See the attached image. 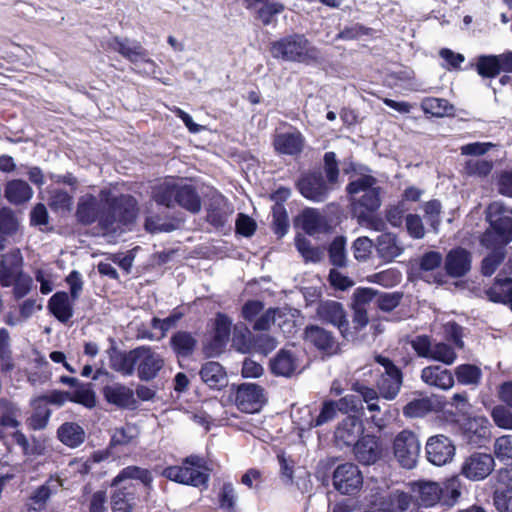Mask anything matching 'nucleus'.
<instances>
[{"label":"nucleus","mask_w":512,"mask_h":512,"mask_svg":"<svg viewBox=\"0 0 512 512\" xmlns=\"http://www.w3.org/2000/svg\"><path fill=\"white\" fill-rule=\"evenodd\" d=\"M429 359L441 362L445 365H451L457 358L454 348L447 343L439 342L433 345Z\"/></svg>","instance_id":"13d9d810"},{"label":"nucleus","mask_w":512,"mask_h":512,"mask_svg":"<svg viewBox=\"0 0 512 512\" xmlns=\"http://www.w3.org/2000/svg\"><path fill=\"white\" fill-rule=\"evenodd\" d=\"M495 65L494 54H480L470 63V67L483 79L498 77Z\"/></svg>","instance_id":"a18cd8bd"},{"label":"nucleus","mask_w":512,"mask_h":512,"mask_svg":"<svg viewBox=\"0 0 512 512\" xmlns=\"http://www.w3.org/2000/svg\"><path fill=\"white\" fill-rule=\"evenodd\" d=\"M13 286L15 300L24 298L32 289L33 279L23 272V257L19 249L2 255V287Z\"/></svg>","instance_id":"1a4fd4ad"},{"label":"nucleus","mask_w":512,"mask_h":512,"mask_svg":"<svg viewBox=\"0 0 512 512\" xmlns=\"http://www.w3.org/2000/svg\"><path fill=\"white\" fill-rule=\"evenodd\" d=\"M32 195V188L24 180L16 179L6 184L5 197L12 204H23L29 201Z\"/></svg>","instance_id":"ea45409f"},{"label":"nucleus","mask_w":512,"mask_h":512,"mask_svg":"<svg viewBox=\"0 0 512 512\" xmlns=\"http://www.w3.org/2000/svg\"><path fill=\"white\" fill-rule=\"evenodd\" d=\"M108 47L131 63L139 61L153 63L152 60L148 59V51L139 42L134 41L131 44L129 39L115 36L108 42Z\"/></svg>","instance_id":"a878e982"},{"label":"nucleus","mask_w":512,"mask_h":512,"mask_svg":"<svg viewBox=\"0 0 512 512\" xmlns=\"http://www.w3.org/2000/svg\"><path fill=\"white\" fill-rule=\"evenodd\" d=\"M199 375L201 380L212 390H221L227 386V373L219 362H205L201 366Z\"/></svg>","instance_id":"7c9ffc66"},{"label":"nucleus","mask_w":512,"mask_h":512,"mask_svg":"<svg viewBox=\"0 0 512 512\" xmlns=\"http://www.w3.org/2000/svg\"><path fill=\"white\" fill-rule=\"evenodd\" d=\"M176 192V184L162 185L154 190L153 199L157 204L170 208L176 201Z\"/></svg>","instance_id":"bf43d9fd"},{"label":"nucleus","mask_w":512,"mask_h":512,"mask_svg":"<svg viewBox=\"0 0 512 512\" xmlns=\"http://www.w3.org/2000/svg\"><path fill=\"white\" fill-rule=\"evenodd\" d=\"M170 347L178 358H188L197 348V339L191 332L179 330L170 338Z\"/></svg>","instance_id":"72a5a7b5"},{"label":"nucleus","mask_w":512,"mask_h":512,"mask_svg":"<svg viewBox=\"0 0 512 512\" xmlns=\"http://www.w3.org/2000/svg\"><path fill=\"white\" fill-rule=\"evenodd\" d=\"M441 209L442 205L438 199H432L426 202L423 206L424 217L430 227L437 232L441 222Z\"/></svg>","instance_id":"0e129e2a"},{"label":"nucleus","mask_w":512,"mask_h":512,"mask_svg":"<svg viewBox=\"0 0 512 512\" xmlns=\"http://www.w3.org/2000/svg\"><path fill=\"white\" fill-rule=\"evenodd\" d=\"M328 256L330 263L335 267L346 266V238L336 236L328 247Z\"/></svg>","instance_id":"3c124183"},{"label":"nucleus","mask_w":512,"mask_h":512,"mask_svg":"<svg viewBox=\"0 0 512 512\" xmlns=\"http://www.w3.org/2000/svg\"><path fill=\"white\" fill-rule=\"evenodd\" d=\"M237 495L231 482H224L218 492L219 508L226 512L236 511Z\"/></svg>","instance_id":"864d4df0"},{"label":"nucleus","mask_w":512,"mask_h":512,"mask_svg":"<svg viewBox=\"0 0 512 512\" xmlns=\"http://www.w3.org/2000/svg\"><path fill=\"white\" fill-rule=\"evenodd\" d=\"M421 108L425 114H430L434 117H444L453 114L454 107L448 100L436 97H427L423 99Z\"/></svg>","instance_id":"c03bdc74"},{"label":"nucleus","mask_w":512,"mask_h":512,"mask_svg":"<svg viewBox=\"0 0 512 512\" xmlns=\"http://www.w3.org/2000/svg\"><path fill=\"white\" fill-rule=\"evenodd\" d=\"M377 183L373 175L361 174L345 187L351 213L359 221H367L381 206V187Z\"/></svg>","instance_id":"20e7f679"},{"label":"nucleus","mask_w":512,"mask_h":512,"mask_svg":"<svg viewBox=\"0 0 512 512\" xmlns=\"http://www.w3.org/2000/svg\"><path fill=\"white\" fill-rule=\"evenodd\" d=\"M454 375L461 385L477 386L482 379V371L480 367L474 364H460L455 368Z\"/></svg>","instance_id":"37998d69"},{"label":"nucleus","mask_w":512,"mask_h":512,"mask_svg":"<svg viewBox=\"0 0 512 512\" xmlns=\"http://www.w3.org/2000/svg\"><path fill=\"white\" fill-rule=\"evenodd\" d=\"M338 411L342 413H355L354 416L361 417L364 414L362 399L358 395L349 394L337 401Z\"/></svg>","instance_id":"e2e57ef3"},{"label":"nucleus","mask_w":512,"mask_h":512,"mask_svg":"<svg viewBox=\"0 0 512 512\" xmlns=\"http://www.w3.org/2000/svg\"><path fill=\"white\" fill-rule=\"evenodd\" d=\"M303 338L317 350L328 355L335 354L339 350L333 333L318 325H307L304 329Z\"/></svg>","instance_id":"4be33fe9"},{"label":"nucleus","mask_w":512,"mask_h":512,"mask_svg":"<svg viewBox=\"0 0 512 512\" xmlns=\"http://www.w3.org/2000/svg\"><path fill=\"white\" fill-rule=\"evenodd\" d=\"M136 427L132 423H126L124 426L115 428L110 438V447L128 446L137 438Z\"/></svg>","instance_id":"603ef678"},{"label":"nucleus","mask_w":512,"mask_h":512,"mask_svg":"<svg viewBox=\"0 0 512 512\" xmlns=\"http://www.w3.org/2000/svg\"><path fill=\"white\" fill-rule=\"evenodd\" d=\"M493 169V162L486 159L467 160L464 165L468 176L487 177Z\"/></svg>","instance_id":"052dcab7"},{"label":"nucleus","mask_w":512,"mask_h":512,"mask_svg":"<svg viewBox=\"0 0 512 512\" xmlns=\"http://www.w3.org/2000/svg\"><path fill=\"white\" fill-rule=\"evenodd\" d=\"M496 509L500 512H512V487L508 489L497 488L493 494Z\"/></svg>","instance_id":"774afa93"},{"label":"nucleus","mask_w":512,"mask_h":512,"mask_svg":"<svg viewBox=\"0 0 512 512\" xmlns=\"http://www.w3.org/2000/svg\"><path fill=\"white\" fill-rule=\"evenodd\" d=\"M126 480L140 481L147 491L153 487V476L149 469L136 465L124 467L110 483L114 488L110 496L112 512H133L137 506V486L131 482L124 483Z\"/></svg>","instance_id":"7ed1b4c3"},{"label":"nucleus","mask_w":512,"mask_h":512,"mask_svg":"<svg viewBox=\"0 0 512 512\" xmlns=\"http://www.w3.org/2000/svg\"><path fill=\"white\" fill-rule=\"evenodd\" d=\"M210 472L208 462L203 456L190 454L183 458L179 465L165 467L161 476L178 484L207 489Z\"/></svg>","instance_id":"423d86ee"},{"label":"nucleus","mask_w":512,"mask_h":512,"mask_svg":"<svg viewBox=\"0 0 512 512\" xmlns=\"http://www.w3.org/2000/svg\"><path fill=\"white\" fill-rule=\"evenodd\" d=\"M48 205L55 213H69L73 207V197L66 190L55 189L50 193Z\"/></svg>","instance_id":"09e8293b"},{"label":"nucleus","mask_w":512,"mask_h":512,"mask_svg":"<svg viewBox=\"0 0 512 512\" xmlns=\"http://www.w3.org/2000/svg\"><path fill=\"white\" fill-rule=\"evenodd\" d=\"M412 495L396 490L389 495V512H406L412 504Z\"/></svg>","instance_id":"338daca9"},{"label":"nucleus","mask_w":512,"mask_h":512,"mask_svg":"<svg viewBox=\"0 0 512 512\" xmlns=\"http://www.w3.org/2000/svg\"><path fill=\"white\" fill-rule=\"evenodd\" d=\"M433 410V403L430 398L423 397L409 401L402 409L403 415L407 418L424 417Z\"/></svg>","instance_id":"8fccbe9b"},{"label":"nucleus","mask_w":512,"mask_h":512,"mask_svg":"<svg viewBox=\"0 0 512 512\" xmlns=\"http://www.w3.org/2000/svg\"><path fill=\"white\" fill-rule=\"evenodd\" d=\"M272 230L278 238H282L289 230L288 214L285 207H272Z\"/></svg>","instance_id":"680f3d73"},{"label":"nucleus","mask_w":512,"mask_h":512,"mask_svg":"<svg viewBox=\"0 0 512 512\" xmlns=\"http://www.w3.org/2000/svg\"><path fill=\"white\" fill-rule=\"evenodd\" d=\"M421 380L428 386L448 390L454 385L452 372L440 365H430L421 370Z\"/></svg>","instance_id":"cd10ccee"},{"label":"nucleus","mask_w":512,"mask_h":512,"mask_svg":"<svg viewBox=\"0 0 512 512\" xmlns=\"http://www.w3.org/2000/svg\"><path fill=\"white\" fill-rule=\"evenodd\" d=\"M232 321L225 313L218 312L215 317L213 336L205 347L208 356L220 354L226 347L231 334Z\"/></svg>","instance_id":"412c9836"},{"label":"nucleus","mask_w":512,"mask_h":512,"mask_svg":"<svg viewBox=\"0 0 512 512\" xmlns=\"http://www.w3.org/2000/svg\"><path fill=\"white\" fill-rule=\"evenodd\" d=\"M57 439L69 448H77L86 438L84 428L77 422H64L56 431Z\"/></svg>","instance_id":"473e14b6"},{"label":"nucleus","mask_w":512,"mask_h":512,"mask_svg":"<svg viewBox=\"0 0 512 512\" xmlns=\"http://www.w3.org/2000/svg\"><path fill=\"white\" fill-rule=\"evenodd\" d=\"M411 492L420 505L425 507L434 506L441 498L440 483L419 480L411 483Z\"/></svg>","instance_id":"c756f323"},{"label":"nucleus","mask_w":512,"mask_h":512,"mask_svg":"<svg viewBox=\"0 0 512 512\" xmlns=\"http://www.w3.org/2000/svg\"><path fill=\"white\" fill-rule=\"evenodd\" d=\"M486 248L490 249L491 251L482 260L481 273L484 276H491L504 261L506 256V246L495 245Z\"/></svg>","instance_id":"79ce46f5"},{"label":"nucleus","mask_w":512,"mask_h":512,"mask_svg":"<svg viewBox=\"0 0 512 512\" xmlns=\"http://www.w3.org/2000/svg\"><path fill=\"white\" fill-rule=\"evenodd\" d=\"M296 368V358L289 350L280 349L270 361L271 372L277 376L289 377Z\"/></svg>","instance_id":"e433bc0d"},{"label":"nucleus","mask_w":512,"mask_h":512,"mask_svg":"<svg viewBox=\"0 0 512 512\" xmlns=\"http://www.w3.org/2000/svg\"><path fill=\"white\" fill-rule=\"evenodd\" d=\"M316 313L322 322L337 327L341 336L349 340L351 329L342 303L334 300L322 301L319 303Z\"/></svg>","instance_id":"4468645a"},{"label":"nucleus","mask_w":512,"mask_h":512,"mask_svg":"<svg viewBox=\"0 0 512 512\" xmlns=\"http://www.w3.org/2000/svg\"><path fill=\"white\" fill-rule=\"evenodd\" d=\"M175 203L194 214L201 210V198L196 188L192 185H177Z\"/></svg>","instance_id":"4c0bfd02"},{"label":"nucleus","mask_w":512,"mask_h":512,"mask_svg":"<svg viewBox=\"0 0 512 512\" xmlns=\"http://www.w3.org/2000/svg\"><path fill=\"white\" fill-rule=\"evenodd\" d=\"M20 228V219L11 208L2 207V236H13Z\"/></svg>","instance_id":"69168bd1"},{"label":"nucleus","mask_w":512,"mask_h":512,"mask_svg":"<svg viewBox=\"0 0 512 512\" xmlns=\"http://www.w3.org/2000/svg\"><path fill=\"white\" fill-rule=\"evenodd\" d=\"M69 293L57 291L48 300L47 309L59 322L66 324L74 315V303L83 290V280L79 271L72 270L65 279Z\"/></svg>","instance_id":"6e6552de"},{"label":"nucleus","mask_w":512,"mask_h":512,"mask_svg":"<svg viewBox=\"0 0 512 512\" xmlns=\"http://www.w3.org/2000/svg\"><path fill=\"white\" fill-rule=\"evenodd\" d=\"M472 255L463 247L452 248L445 257L446 274L452 278H461L471 270Z\"/></svg>","instance_id":"b1692460"},{"label":"nucleus","mask_w":512,"mask_h":512,"mask_svg":"<svg viewBox=\"0 0 512 512\" xmlns=\"http://www.w3.org/2000/svg\"><path fill=\"white\" fill-rule=\"evenodd\" d=\"M104 401L120 410H135L138 408V401L134 391L120 382L106 384L101 388Z\"/></svg>","instance_id":"f3484780"},{"label":"nucleus","mask_w":512,"mask_h":512,"mask_svg":"<svg viewBox=\"0 0 512 512\" xmlns=\"http://www.w3.org/2000/svg\"><path fill=\"white\" fill-rule=\"evenodd\" d=\"M61 485L62 484L59 479H53L50 477L44 484L37 487L30 496V501L34 505L33 509L35 511H42L45 509L47 501L54 493L57 492Z\"/></svg>","instance_id":"58836bf2"},{"label":"nucleus","mask_w":512,"mask_h":512,"mask_svg":"<svg viewBox=\"0 0 512 512\" xmlns=\"http://www.w3.org/2000/svg\"><path fill=\"white\" fill-rule=\"evenodd\" d=\"M490 302L507 305L512 311V278L495 277L493 283L485 290Z\"/></svg>","instance_id":"2f4dec72"},{"label":"nucleus","mask_w":512,"mask_h":512,"mask_svg":"<svg viewBox=\"0 0 512 512\" xmlns=\"http://www.w3.org/2000/svg\"><path fill=\"white\" fill-rule=\"evenodd\" d=\"M135 354L138 378L146 382L155 379L164 367V358L149 346L137 347Z\"/></svg>","instance_id":"dca6fc26"},{"label":"nucleus","mask_w":512,"mask_h":512,"mask_svg":"<svg viewBox=\"0 0 512 512\" xmlns=\"http://www.w3.org/2000/svg\"><path fill=\"white\" fill-rule=\"evenodd\" d=\"M385 451L383 441L376 435H362L353 447L355 459L362 465L369 466L379 461Z\"/></svg>","instance_id":"a211bd4d"},{"label":"nucleus","mask_w":512,"mask_h":512,"mask_svg":"<svg viewBox=\"0 0 512 512\" xmlns=\"http://www.w3.org/2000/svg\"><path fill=\"white\" fill-rule=\"evenodd\" d=\"M393 451L402 467L412 469L420 452L417 436L410 430H402L393 441Z\"/></svg>","instance_id":"f8f14e48"},{"label":"nucleus","mask_w":512,"mask_h":512,"mask_svg":"<svg viewBox=\"0 0 512 512\" xmlns=\"http://www.w3.org/2000/svg\"><path fill=\"white\" fill-rule=\"evenodd\" d=\"M69 401L88 409L94 408L97 404V400L96 394L92 389V384L80 382L73 391H69Z\"/></svg>","instance_id":"a19ab883"},{"label":"nucleus","mask_w":512,"mask_h":512,"mask_svg":"<svg viewBox=\"0 0 512 512\" xmlns=\"http://www.w3.org/2000/svg\"><path fill=\"white\" fill-rule=\"evenodd\" d=\"M376 252L385 263L392 262L402 252L403 248L397 244V237L392 233H383L377 237Z\"/></svg>","instance_id":"c9c22d12"},{"label":"nucleus","mask_w":512,"mask_h":512,"mask_svg":"<svg viewBox=\"0 0 512 512\" xmlns=\"http://www.w3.org/2000/svg\"><path fill=\"white\" fill-rule=\"evenodd\" d=\"M485 219L489 226L481 235V244L484 247L507 246L512 241V208L494 201L487 206Z\"/></svg>","instance_id":"0eeeda50"},{"label":"nucleus","mask_w":512,"mask_h":512,"mask_svg":"<svg viewBox=\"0 0 512 512\" xmlns=\"http://www.w3.org/2000/svg\"><path fill=\"white\" fill-rule=\"evenodd\" d=\"M266 402L264 388L256 383H242L235 392V405L243 413H257Z\"/></svg>","instance_id":"ddd939ff"},{"label":"nucleus","mask_w":512,"mask_h":512,"mask_svg":"<svg viewBox=\"0 0 512 512\" xmlns=\"http://www.w3.org/2000/svg\"><path fill=\"white\" fill-rule=\"evenodd\" d=\"M233 213L228 205L212 203L207 209V222L216 229H223L228 223L229 216Z\"/></svg>","instance_id":"de8ad7c7"},{"label":"nucleus","mask_w":512,"mask_h":512,"mask_svg":"<svg viewBox=\"0 0 512 512\" xmlns=\"http://www.w3.org/2000/svg\"><path fill=\"white\" fill-rule=\"evenodd\" d=\"M30 406L32 413L26 419L27 428L32 431L44 430L48 426L52 410L47 405L40 403L37 396L30 401Z\"/></svg>","instance_id":"f704fd0d"},{"label":"nucleus","mask_w":512,"mask_h":512,"mask_svg":"<svg viewBox=\"0 0 512 512\" xmlns=\"http://www.w3.org/2000/svg\"><path fill=\"white\" fill-rule=\"evenodd\" d=\"M272 144L280 155L297 156L304 149L305 139L300 131L284 132L276 134Z\"/></svg>","instance_id":"bb28decb"},{"label":"nucleus","mask_w":512,"mask_h":512,"mask_svg":"<svg viewBox=\"0 0 512 512\" xmlns=\"http://www.w3.org/2000/svg\"><path fill=\"white\" fill-rule=\"evenodd\" d=\"M268 51L276 60L304 65L318 64L323 60L321 50L302 33H292L270 42Z\"/></svg>","instance_id":"39448f33"},{"label":"nucleus","mask_w":512,"mask_h":512,"mask_svg":"<svg viewBox=\"0 0 512 512\" xmlns=\"http://www.w3.org/2000/svg\"><path fill=\"white\" fill-rule=\"evenodd\" d=\"M334 488L343 495H356L362 488L363 476L354 463H343L336 467L332 476Z\"/></svg>","instance_id":"9b49d317"},{"label":"nucleus","mask_w":512,"mask_h":512,"mask_svg":"<svg viewBox=\"0 0 512 512\" xmlns=\"http://www.w3.org/2000/svg\"><path fill=\"white\" fill-rule=\"evenodd\" d=\"M364 426L359 416H347L336 428L335 441L340 447H350L360 440Z\"/></svg>","instance_id":"5701e85b"},{"label":"nucleus","mask_w":512,"mask_h":512,"mask_svg":"<svg viewBox=\"0 0 512 512\" xmlns=\"http://www.w3.org/2000/svg\"><path fill=\"white\" fill-rule=\"evenodd\" d=\"M494 456L502 463H512V435H502L495 439Z\"/></svg>","instance_id":"5fc2aeb1"},{"label":"nucleus","mask_w":512,"mask_h":512,"mask_svg":"<svg viewBox=\"0 0 512 512\" xmlns=\"http://www.w3.org/2000/svg\"><path fill=\"white\" fill-rule=\"evenodd\" d=\"M135 352L136 348L126 352L112 346L108 350L110 368L124 376L132 375L137 364V354Z\"/></svg>","instance_id":"c85d7f7f"},{"label":"nucleus","mask_w":512,"mask_h":512,"mask_svg":"<svg viewBox=\"0 0 512 512\" xmlns=\"http://www.w3.org/2000/svg\"><path fill=\"white\" fill-rule=\"evenodd\" d=\"M462 440L472 446L481 447L490 437V423L484 416L468 417L460 426Z\"/></svg>","instance_id":"6ab92c4d"},{"label":"nucleus","mask_w":512,"mask_h":512,"mask_svg":"<svg viewBox=\"0 0 512 512\" xmlns=\"http://www.w3.org/2000/svg\"><path fill=\"white\" fill-rule=\"evenodd\" d=\"M441 498L439 503L444 506H453L461 496V483L457 477L446 479L440 484Z\"/></svg>","instance_id":"49530a36"},{"label":"nucleus","mask_w":512,"mask_h":512,"mask_svg":"<svg viewBox=\"0 0 512 512\" xmlns=\"http://www.w3.org/2000/svg\"><path fill=\"white\" fill-rule=\"evenodd\" d=\"M374 360L383 367L382 371H376L374 385L381 398L388 401L394 400L403 385V371L390 358L381 354L375 355Z\"/></svg>","instance_id":"9d476101"},{"label":"nucleus","mask_w":512,"mask_h":512,"mask_svg":"<svg viewBox=\"0 0 512 512\" xmlns=\"http://www.w3.org/2000/svg\"><path fill=\"white\" fill-rule=\"evenodd\" d=\"M138 211V202L132 195L103 188L98 195L86 193L78 198L74 218L81 226L96 224L103 235H111L120 227L133 224Z\"/></svg>","instance_id":"f257e3e1"},{"label":"nucleus","mask_w":512,"mask_h":512,"mask_svg":"<svg viewBox=\"0 0 512 512\" xmlns=\"http://www.w3.org/2000/svg\"><path fill=\"white\" fill-rule=\"evenodd\" d=\"M495 468V459L489 453L473 452L461 465V474L471 481L486 479Z\"/></svg>","instance_id":"2eb2a0df"},{"label":"nucleus","mask_w":512,"mask_h":512,"mask_svg":"<svg viewBox=\"0 0 512 512\" xmlns=\"http://www.w3.org/2000/svg\"><path fill=\"white\" fill-rule=\"evenodd\" d=\"M247 10L255 11V18L263 26H269L275 22V17L285 10V5L276 0H243Z\"/></svg>","instance_id":"393cba45"},{"label":"nucleus","mask_w":512,"mask_h":512,"mask_svg":"<svg viewBox=\"0 0 512 512\" xmlns=\"http://www.w3.org/2000/svg\"><path fill=\"white\" fill-rule=\"evenodd\" d=\"M455 450L450 438L441 434L431 436L426 443L427 459L436 466L450 462L455 455Z\"/></svg>","instance_id":"aec40b11"},{"label":"nucleus","mask_w":512,"mask_h":512,"mask_svg":"<svg viewBox=\"0 0 512 512\" xmlns=\"http://www.w3.org/2000/svg\"><path fill=\"white\" fill-rule=\"evenodd\" d=\"M340 179L339 160L333 151L323 155L322 170L313 169L300 174L295 188L305 199L320 203L338 186Z\"/></svg>","instance_id":"f03ea898"},{"label":"nucleus","mask_w":512,"mask_h":512,"mask_svg":"<svg viewBox=\"0 0 512 512\" xmlns=\"http://www.w3.org/2000/svg\"><path fill=\"white\" fill-rule=\"evenodd\" d=\"M277 342L268 334H256L249 337L250 349L254 352L267 355L276 348Z\"/></svg>","instance_id":"6e6d98bb"},{"label":"nucleus","mask_w":512,"mask_h":512,"mask_svg":"<svg viewBox=\"0 0 512 512\" xmlns=\"http://www.w3.org/2000/svg\"><path fill=\"white\" fill-rule=\"evenodd\" d=\"M295 246L298 252L303 256L306 262H319L322 258V252L318 247H313L311 241L304 236L295 238Z\"/></svg>","instance_id":"4d7b16f0"}]
</instances>
